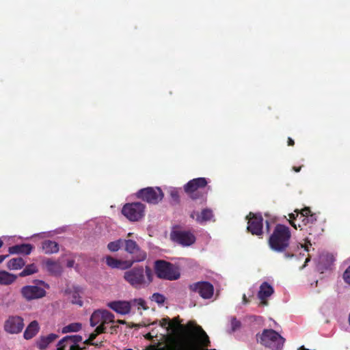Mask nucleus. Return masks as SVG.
<instances>
[{"label": "nucleus", "mask_w": 350, "mask_h": 350, "mask_svg": "<svg viewBox=\"0 0 350 350\" xmlns=\"http://www.w3.org/2000/svg\"><path fill=\"white\" fill-rule=\"evenodd\" d=\"M319 215V213H312L310 207H305L300 211L295 209L294 213H290L288 221L295 229L299 228L316 237L324 230L322 222L318 219Z\"/></svg>", "instance_id": "f257e3e1"}, {"label": "nucleus", "mask_w": 350, "mask_h": 350, "mask_svg": "<svg viewBox=\"0 0 350 350\" xmlns=\"http://www.w3.org/2000/svg\"><path fill=\"white\" fill-rule=\"evenodd\" d=\"M291 232L290 228L283 224H278L274 228L268 239L271 250L278 253H284L286 258H292L294 254L287 252L290 245Z\"/></svg>", "instance_id": "f03ea898"}, {"label": "nucleus", "mask_w": 350, "mask_h": 350, "mask_svg": "<svg viewBox=\"0 0 350 350\" xmlns=\"http://www.w3.org/2000/svg\"><path fill=\"white\" fill-rule=\"evenodd\" d=\"M124 280L135 288L148 286L153 280V274L150 267H135L124 272Z\"/></svg>", "instance_id": "7ed1b4c3"}, {"label": "nucleus", "mask_w": 350, "mask_h": 350, "mask_svg": "<svg viewBox=\"0 0 350 350\" xmlns=\"http://www.w3.org/2000/svg\"><path fill=\"white\" fill-rule=\"evenodd\" d=\"M154 272L157 278L167 280H176L180 278V273L171 262L164 260L154 262Z\"/></svg>", "instance_id": "20e7f679"}, {"label": "nucleus", "mask_w": 350, "mask_h": 350, "mask_svg": "<svg viewBox=\"0 0 350 350\" xmlns=\"http://www.w3.org/2000/svg\"><path fill=\"white\" fill-rule=\"evenodd\" d=\"M285 339L273 329H264L260 336V342L271 350H282Z\"/></svg>", "instance_id": "39448f33"}, {"label": "nucleus", "mask_w": 350, "mask_h": 350, "mask_svg": "<svg viewBox=\"0 0 350 350\" xmlns=\"http://www.w3.org/2000/svg\"><path fill=\"white\" fill-rule=\"evenodd\" d=\"M208 182L205 178H196L189 180L184 186V190L193 200L202 198L204 200V194L200 189L206 187Z\"/></svg>", "instance_id": "423d86ee"}, {"label": "nucleus", "mask_w": 350, "mask_h": 350, "mask_svg": "<svg viewBox=\"0 0 350 350\" xmlns=\"http://www.w3.org/2000/svg\"><path fill=\"white\" fill-rule=\"evenodd\" d=\"M170 327H167V333H175L178 329H180L185 332V334L179 340H194V337L191 334V330H193L196 327H201L192 321H189L185 325H183L180 324L178 317H174L172 320L170 319Z\"/></svg>", "instance_id": "0eeeda50"}, {"label": "nucleus", "mask_w": 350, "mask_h": 350, "mask_svg": "<svg viewBox=\"0 0 350 350\" xmlns=\"http://www.w3.org/2000/svg\"><path fill=\"white\" fill-rule=\"evenodd\" d=\"M170 239L184 247L190 246L196 242V237L190 230H181L175 226L170 232Z\"/></svg>", "instance_id": "6e6552de"}, {"label": "nucleus", "mask_w": 350, "mask_h": 350, "mask_svg": "<svg viewBox=\"0 0 350 350\" xmlns=\"http://www.w3.org/2000/svg\"><path fill=\"white\" fill-rule=\"evenodd\" d=\"M145 205L141 202L126 204L122 213L131 221H137L144 216Z\"/></svg>", "instance_id": "1a4fd4ad"}, {"label": "nucleus", "mask_w": 350, "mask_h": 350, "mask_svg": "<svg viewBox=\"0 0 350 350\" xmlns=\"http://www.w3.org/2000/svg\"><path fill=\"white\" fill-rule=\"evenodd\" d=\"M163 193L160 187H146L139 190L137 197L149 204H156L163 198Z\"/></svg>", "instance_id": "9d476101"}, {"label": "nucleus", "mask_w": 350, "mask_h": 350, "mask_svg": "<svg viewBox=\"0 0 350 350\" xmlns=\"http://www.w3.org/2000/svg\"><path fill=\"white\" fill-rule=\"evenodd\" d=\"M125 250L132 254V260L128 261L134 262H142L146 260L147 255L146 252L142 250L137 244V243L131 239L124 240Z\"/></svg>", "instance_id": "9b49d317"}, {"label": "nucleus", "mask_w": 350, "mask_h": 350, "mask_svg": "<svg viewBox=\"0 0 350 350\" xmlns=\"http://www.w3.org/2000/svg\"><path fill=\"white\" fill-rule=\"evenodd\" d=\"M247 221V229L252 234L260 237L263 234V218L260 214H254L252 212L246 217Z\"/></svg>", "instance_id": "f8f14e48"}, {"label": "nucleus", "mask_w": 350, "mask_h": 350, "mask_svg": "<svg viewBox=\"0 0 350 350\" xmlns=\"http://www.w3.org/2000/svg\"><path fill=\"white\" fill-rule=\"evenodd\" d=\"M191 291L198 293L203 299H210L213 295L214 287L208 282H198L190 285Z\"/></svg>", "instance_id": "ddd939ff"}, {"label": "nucleus", "mask_w": 350, "mask_h": 350, "mask_svg": "<svg viewBox=\"0 0 350 350\" xmlns=\"http://www.w3.org/2000/svg\"><path fill=\"white\" fill-rule=\"evenodd\" d=\"M21 293L27 301L42 298L46 295V291L44 288L32 285L23 286L21 290Z\"/></svg>", "instance_id": "4468645a"}, {"label": "nucleus", "mask_w": 350, "mask_h": 350, "mask_svg": "<svg viewBox=\"0 0 350 350\" xmlns=\"http://www.w3.org/2000/svg\"><path fill=\"white\" fill-rule=\"evenodd\" d=\"M5 330L10 334H18L24 327L23 319L18 316L10 317L5 323Z\"/></svg>", "instance_id": "2eb2a0df"}, {"label": "nucleus", "mask_w": 350, "mask_h": 350, "mask_svg": "<svg viewBox=\"0 0 350 350\" xmlns=\"http://www.w3.org/2000/svg\"><path fill=\"white\" fill-rule=\"evenodd\" d=\"M274 293V289L268 282H264L260 286L258 293V298L260 300V305L267 306V298L271 296Z\"/></svg>", "instance_id": "dca6fc26"}, {"label": "nucleus", "mask_w": 350, "mask_h": 350, "mask_svg": "<svg viewBox=\"0 0 350 350\" xmlns=\"http://www.w3.org/2000/svg\"><path fill=\"white\" fill-rule=\"evenodd\" d=\"M108 307L120 314H129L131 311V304L126 301H114L107 304Z\"/></svg>", "instance_id": "f3484780"}, {"label": "nucleus", "mask_w": 350, "mask_h": 350, "mask_svg": "<svg viewBox=\"0 0 350 350\" xmlns=\"http://www.w3.org/2000/svg\"><path fill=\"white\" fill-rule=\"evenodd\" d=\"M190 217L192 219H195L196 221L199 224H202L204 222L211 221L213 217V211L210 208H204L201 213L197 211H193Z\"/></svg>", "instance_id": "a211bd4d"}, {"label": "nucleus", "mask_w": 350, "mask_h": 350, "mask_svg": "<svg viewBox=\"0 0 350 350\" xmlns=\"http://www.w3.org/2000/svg\"><path fill=\"white\" fill-rule=\"evenodd\" d=\"M106 263L111 268H117L124 270L131 268L133 265V262L131 261L118 260L110 256H107Z\"/></svg>", "instance_id": "6ab92c4d"}, {"label": "nucleus", "mask_w": 350, "mask_h": 350, "mask_svg": "<svg viewBox=\"0 0 350 350\" xmlns=\"http://www.w3.org/2000/svg\"><path fill=\"white\" fill-rule=\"evenodd\" d=\"M33 247L29 243H23L15 245L9 247V252L10 254H23L25 255L29 254Z\"/></svg>", "instance_id": "aec40b11"}, {"label": "nucleus", "mask_w": 350, "mask_h": 350, "mask_svg": "<svg viewBox=\"0 0 350 350\" xmlns=\"http://www.w3.org/2000/svg\"><path fill=\"white\" fill-rule=\"evenodd\" d=\"M42 250L46 254L57 253L59 251V245L55 241L45 240L42 243Z\"/></svg>", "instance_id": "412c9836"}, {"label": "nucleus", "mask_w": 350, "mask_h": 350, "mask_svg": "<svg viewBox=\"0 0 350 350\" xmlns=\"http://www.w3.org/2000/svg\"><path fill=\"white\" fill-rule=\"evenodd\" d=\"M57 338L58 335L55 334H50L46 336H41L37 341V346L40 349L44 350L47 348L49 344L53 342Z\"/></svg>", "instance_id": "4be33fe9"}, {"label": "nucleus", "mask_w": 350, "mask_h": 350, "mask_svg": "<svg viewBox=\"0 0 350 350\" xmlns=\"http://www.w3.org/2000/svg\"><path fill=\"white\" fill-rule=\"evenodd\" d=\"M45 265L47 271L53 275H59L62 272V267L58 262L49 259L45 262Z\"/></svg>", "instance_id": "5701e85b"}, {"label": "nucleus", "mask_w": 350, "mask_h": 350, "mask_svg": "<svg viewBox=\"0 0 350 350\" xmlns=\"http://www.w3.org/2000/svg\"><path fill=\"white\" fill-rule=\"evenodd\" d=\"M39 331V325L36 321H33L24 332V338L27 340L32 338Z\"/></svg>", "instance_id": "b1692460"}, {"label": "nucleus", "mask_w": 350, "mask_h": 350, "mask_svg": "<svg viewBox=\"0 0 350 350\" xmlns=\"http://www.w3.org/2000/svg\"><path fill=\"white\" fill-rule=\"evenodd\" d=\"M16 279V275L10 273L5 271H0V284L9 285L13 283Z\"/></svg>", "instance_id": "393cba45"}, {"label": "nucleus", "mask_w": 350, "mask_h": 350, "mask_svg": "<svg viewBox=\"0 0 350 350\" xmlns=\"http://www.w3.org/2000/svg\"><path fill=\"white\" fill-rule=\"evenodd\" d=\"M25 265V262L22 258H14L8 262L7 267L10 270H18L24 267Z\"/></svg>", "instance_id": "a878e982"}, {"label": "nucleus", "mask_w": 350, "mask_h": 350, "mask_svg": "<svg viewBox=\"0 0 350 350\" xmlns=\"http://www.w3.org/2000/svg\"><path fill=\"white\" fill-rule=\"evenodd\" d=\"M103 310L94 311L90 317V325L94 327L98 323L103 324Z\"/></svg>", "instance_id": "bb28decb"}, {"label": "nucleus", "mask_w": 350, "mask_h": 350, "mask_svg": "<svg viewBox=\"0 0 350 350\" xmlns=\"http://www.w3.org/2000/svg\"><path fill=\"white\" fill-rule=\"evenodd\" d=\"M82 327V325L80 323H72L62 328V332L66 334L68 332H79Z\"/></svg>", "instance_id": "cd10ccee"}, {"label": "nucleus", "mask_w": 350, "mask_h": 350, "mask_svg": "<svg viewBox=\"0 0 350 350\" xmlns=\"http://www.w3.org/2000/svg\"><path fill=\"white\" fill-rule=\"evenodd\" d=\"M38 268L33 263L27 265L19 273L20 277H25L38 272Z\"/></svg>", "instance_id": "c85d7f7f"}, {"label": "nucleus", "mask_w": 350, "mask_h": 350, "mask_svg": "<svg viewBox=\"0 0 350 350\" xmlns=\"http://www.w3.org/2000/svg\"><path fill=\"white\" fill-rule=\"evenodd\" d=\"M103 324L114 323V315L107 310H103Z\"/></svg>", "instance_id": "c756f323"}, {"label": "nucleus", "mask_w": 350, "mask_h": 350, "mask_svg": "<svg viewBox=\"0 0 350 350\" xmlns=\"http://www.w3.org/2000/svg\"><path fill=\"white\" fill-rule=\"evenodd\" d=\"M82 340V336L80 335L66 336L62 339L61 343L63 342L71 341L74 344H78L79 342H81Z\"/></svg>", "instance_id": "7c9ffc66"}, {"label": "nucleus", "mask_w": 350, "mask_h": 350, "mask_svg": "<svg viewBox=\"0 0 350 350\" xmlns=\"http://www.w3.org/2000/svg\"><path fill=\"white\" fill-rule=\"evenodd\" d=\"M123 243V241L122 239H118L115 241H111L108 243L107 248L111 252H117L121 247Z\"/></svg>", "instance_id": "2f4dec72"}, {"label": "nucleus", "mask_w": 350, "mask_h": 350, "mask_svg": "<svg viewBox=\"0 0 350 350\" xmlns=\"http://www.w3.org/2000/svg\"><path fill=\"white\" fill-rule=\"evenodd\" d=\"M70 301L73 304H78L80 306H82L83 301L81 299V297L78 291H75L71 293Z\"/></svg>", "instance_id": "473e14b6"}, {"label": "nucleus", "mask_w": 350, "mask_h": 350, "mask_svg": "<svg viewBox=\"0 0 350 350\" xmlns=\"http://www.w3.org/2000/svg\"><path fill=\"white\" fill-rule=\"evenodd\" d=\"M165 297L163 295L155 293L151 297V300L157 303L159 305H163L165 301Z\"/></svg>", "instance_id": "72a5a7b5"}, {"label": "nucleus", "mask_w": 350, "mask_h": 350, "mask_svg": "<svg viewBox=\"0 0 350 350\" xmlns=\"http://www.w3.org/2000/svg\"><path fill=\"white\" fill-rule=\"evenodd\" d=\"M231 331L234 332L241 327V323L235 317H230Z\"/></svg>", "instance_id": "f704fd0d"}, {"label": "nucleus", "mask_w": 350, "mask_h": 350, "mask_svg": "<svg viewBox=\"0 0 350 350\" xmlns=\"http://www.w3.org/2000/svg\"><path fill=\"white\" fill-rule=\"evenodd\" d=\"M170 196L172 200L176 203L179 202V193L176 189H173L170 191Z\"/></svg>", "instance_id": "c9c22d12"}, {"label": "nucleus", "mask_w": 350, "mask_h": 350, "mask_svg": "<svg viewBox=\"0 0 350 350\" xmlns=\"http://www.w3.org/2000/svg\"><path fill=\"white\" fill-rule=\"evenodd\" d=\"M343 279L345 282L350 284V265L347 267L343 273Z\"/></svg>", "instance_id": "e433bc0d"}, {"label": "nucleus", "mask_w": 350, "mask_h": 350, "mask_svg": "<svg viewBox=\"0 0 350 350\" xmlns=\"http://www.w3.org/2000/svg\"><path fill=\"white\" fill-rule=\"evenodd\" d=\"M170 318L169 317H166V318H163L160 321H159V325L161 327H165L167 329V327H170Z\"/></svg>", "instance_id": "4c0bfd02"}, {"label": "nucleus", "mask_w": 350, "mask_h": 350, "mask_svg": "<svg viewBox=\"0 0 350 350\" xmlns=\"http://www.w3.org/2000/svg\"><path fill=\"white\" fill-rule=\"evenodd\" d=\"M105 332H106L105 325V324H102V323H100L98 326H97L96 329H95V332L97 334H102V333H105Z\"/></svg>", "instance_id": "58836bf2"}, {"label": "nucleus", "mask_w": 350, "mask_h": 350, "mask_svg": "<svg viewBox=\"0 0 350 350\" xmlns=\"http://www.w3.org/2000/svg\"><path fill=\"white\" fill-rule=\"evenodd\" d=\"M157 333H155L154 330H152V332H148L147 333L145 336H144V338L147 340H152V338L154 337H157Z\"/></svg>", "instance_id": "ea45409f"}, {"label": "nucleus", "mask_w": 350, "mask_h": 350, "mask_svg": "<svg viewBox=\"0 0 350 350\" xmlns=\"http://www.w3.org/2000/svg\"><path fill=\"white\" fill-rule=\"evenodd\" d=\"M61 342H62V339L57 343V350H65V348L66 346V343L67 342H63L62 343H61Z\"/></svg>", "instance_id": "a19ab883"}, {"label": "nucleus", "mask_w": 350, "mask_h": 350, "mask_svg": "<svg viewBox=\"0 0 350 350\" xmlns=\"http://www.w3.org/2000/svg\"><path fill=\"white\" fill-rule=\"evenodd\" d=\"M85 347H81L78 344H74L70 347L69 350H83Z\"/></svg>", "instance_id": "79ce46f5"}, {"label": "nucleus", "mask_w": 350, "mask_h": 350, "mask_svg": "<svg viewBox=\"0 0 350 350\" xmlns=\"http://www.w3.org/2000/svg\"><path fill=\"white\" fill-rule=\"evenodd\" d=\"M160 345V342H159L157 345H150L148 347V350H159V346Z\"/></svg>", "instance_id": "37998d69"}, {"label": "nucleus", "mask_w": 350, "mask_h": 350, "mask_svg": "<svg viewBox=\"0 0 350 350\" xmlns=\"http://www.w3.org/2000/svg\"><path fill=\"white\" fill-rule=\"evenodd\" d=\"M137 304L142 307H143L144 309H146V308H145V304H146V302L143 299H139L137 300Z\"/></svg>", "instance_id": "c03bdc74"}, {"label": "nucleus", "mask_w": 350, "mask_h": 350, "mask_svg": "<svg viewBox=\"0 0 350 350\" xmlns=\"http://www.w3.org/2000/svg\"><path fill=\"white\" fill-rule=\"evenodd\" d=\"M75 262L74 260L71 259V260H68L66 262V266L69 268H72L73 267L74 265H75Z\"/></svg>", "instance_id": "a18cd8bd"}, {"label": "nucleus", "mask_w": 350, "mask_h": 350, "mask_svg": "<svg viewBox=\"0 0 350 350\" xmlns=\"http://www.w3.org/2000/svg\"><path fill=\"white\" fill-rule=\"evenodd\" d=\"M118 327V325H111L110 327V333L111 334L116 333Z\"/></svg>", "instance_id": "49530a36"}, {"label": "nucleus", "mask_w": 350, "mask_h": 350, "mask_svg": "<svg viewBox=\"0 0 350 350\" xmlns=\"http://www.w3.org/2000/svg\"><path fill=\"white\" fill-rule=\"evenodd\" d=\"M97 335L98 334L95 332L92 333L89 336V340L93 341L96 338Z\"/></svg>", "instance_id": "de8ad7c7"}, {"label": "nucleus", "mask_w": 350, "mask_h": 350, "mask_svg": "<svg viewBox=\"0 0 350 350\" xmlns=\"http://www.w3.org/2000/svg\"><path fill=\"white\" fill-rule=\"evenodd\" d=\"M287 143H288V146H294V144H295L294 140L291 137L288 138Z\"/></svg>", "instance_id": "09e8293b"}, {"label": "nucleus", "mask_w": 350, "mask_h": 350, "mask_svg": "<svg viewBox=\"0 0 350 350\" xmlns=\"http://www.w3.org/2000/svg\"><path fill=\"white\" fill-rule=\"evenodd\" d=\"M249 299L247 298L246 295L244 294L243 295V303L244 304H247V303H249Z\"/></svg>", "instance_id": "8fccbe9b"}, {"label": "nucleus", "mask_w": 350, "mask_h": 350, "mask_svg": "<svg viewBox=\"0 0 350 350\" xmlns=\"http://www.w3.org/2000/svg\"><path fill=\"white\" fill-rule=\"evenodd\" d=\"M301 170V166H299V167H296V166H294L293 167V170L295 171V172H299Z\"/></svg>", "instance_id": "3c124183"}, {"label": "nucleus", "mask_w": 350, "mask_h": 350, "mask_svg": "<svg viewBox=\"0 0 350 350\" xmlns=\"http://www.w3.org/2000/svg\"><path fill=\"white\" fill-rule=\"evenodd\" d=\"M84 344L85 345H96V344L93 343L92 340H89V338L85 340Z\"/></svg>", "instance_id": "603ef678"}, {"label": "nucleus", "mask_w": 350, "mask_h": 350, "mask_svg": "<svg viewBox=\"0 0 350 350\" xmlns=\"http://www.w3.org/2000/svg\"><path fill=\"white\" fill-rule=\"evenodd\" d=\"M309 245L310 246L312 245V244L310 242H308V244L306 243L304 245H301V247H304L305 250L308 251V246Z\"/></svg>", "instance_id": "864d4df0"}, {"label": "nucleus", "mask_w": 350, "mask_h": 350, "mask_svg": "<svg viewBox=\"0 0 350 350\" xmlns=\"http://www.w3.org/2000/svg\"><path fill=\"white\" fill-rule=\"evenodd\" d=\"M7 256V255H0V263H1Z\"/></svg>", "instance_id": "5fc2aeb1"}, {"label": "nucleus", "mask_w": 350, "mask_h": 350, "mask_svg": "<svg viewBox=\"0 0 350 350\" xmlns=\"http://www.w3.org/2000/svg\"><path fill=\"white\" fill-rule=\"evenodd\" d=\"M117 323H119V324H122V325H124V324H126V321H125L124 320H118V321H117Z\"/></svg>", "instance_id": "6e6d98bb"}, {"label": "nucleus", "mask_w": 350, "mask_h": 350, "mask_svg": "<svg viewBox=\"0 0 350 350\" xmlns=\"http://www.w3.org/2000/svg\"><path fill=\"white\" fill-rule=\"evenodd\" d=\"M310 260V257H308V258L306 259V260H305V263H304V265L303 267H305V266L306 265V264H307Z\"/></svg>", "instance_id": "4d7b16f0"}, {"label": "nucleus", "mask_w": 350, "mask_h": 350, "mask_svg": "<svg viewBox=\"0 0 350 350\" xmlns=\"http://www.w3.org/2000/svg\"><path fill=\"white\" fill-rule=\"evenodd\" d=\"M140 326H141V325H139V324H138V325L137 324H135L132 327H139Z\"/></svg>", "instance_id": "13d9d810"}, {"label": "nucleus", "mask_w": 350, "mask_h": 350, "mask_svg": "<svg viewBox=\"0 0 350 350\" xmlns=\"http://www.w3.org/2000/svg\"><path fill=\"white\" fill-rule=\"evenodd\" d=\"M3 241L0 239V248L3 246Z\"/></svg>", "instance_id": "bf43d9fd"}, {"label": "nucleus", "mask_w": 350, "mask_h": 350, "mask_svg": "<svg viewBox=\"0 0 350 350\" xmlns=\"http://www.w3.org/2000/svg\"><path fill=\"white\" fill-rule=\"evenodd\" d=\"M267 230L269 229V224L268 221H267Z\"/></svg>", "instance_id": "052dcab7"}]
</instances>
